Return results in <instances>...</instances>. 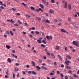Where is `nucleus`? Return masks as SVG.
Wrapping results in <instances>:
<instances>
[{
  "instance_id": "44",
  "label": "nucleus",
  "mask_w": 79,
  "mask_h": 79,
  "mask_svg": "<svg viewBox=\"0 0 79 79\" xmlns=\"http://www.w3.org/2000/svg\"><path fill=\"white\" fill-rule=\"evenodd\" d=\"M35 33L37 34H39V31H35Z\"/></svg>"
},
{
  "instance_id": "7",
  "label": "nucleus",
  "mask_w": 79,
  "mask_h": 79,
  "mask_svg": "<svg viewBox=\"0 0 79 79\" xmlns=\"http://www.w3.org/2000/svg\"><path fill=\"white\" fill-rule=\"evenodd\" d=\"M50 56H51L52 58H55V57L54 54L52 53L51 52L50 53Z\"/></svg>"
},
{
  "instance_id": "47",
  "label": "nucleus",
  "mask_w": 79,
  "mask_h": 79,
  "mask_svg": "<svg viewBox=\"0 0 79 79\" xmlns=\"http://www.w3.org/2000/svg\"><path fill=\"white\" fill-rule=\"evenodd\" d=\"M16 14L18 15V16H20V14L19 13H16Z\"/></svg>"
},
{
  "instance_id": "10",
  "label": "nucleus",
  "mask_w": 79,
  "mask_h": 79,
  "mask_svg": "<svg viewBox=\"0 0 79 79\" xmlns=\"http://www.w3.org/2000/svg\"><path fill=\"white\" fill-rule=\"evenodd\" d=\"M7 61L9 63H11V60L10 58H8L7 59Z\"/></svg>"
},
{
  "instance_id": "29",
  "label": "nucleus",
  "mask_w": 79,
  "mask_h": 79,
  "mask_svg": "<svg viewBox=\"0 0 79 79\" xmlns=\"http://www.w3.org/2000/svg\"><path fill=\"white\" fill-rule=\"evenodd\" d=\"M58 56L60 60H62V58L61 57V56L60 55H58Z\"/></svg>"
},
{
  "instance_id": "37",
  "label": "nucleus",
  "mask_w": 79,
  "mask_h": 79,
  "mask_svg": "<svg viewBox=\"0 0 79 79\" xmlns=\"http://www.w3.org/2000/svg\"><path fill=\"white\" fill-rule=\"evenodd\" d=\"M39 11H41L42 12V11H43V10H42V9L41 8H39Z\"/></svg>"
},
{
  "instance_id": "43",
  "label": "nucleus",
  "mask_w": 79,
  "mask_h": 79,
  "mask_svg": "<svg viewBox=\"0 0 79 79\" xmlns=\"http://www.w3.org/2000/svg\"><path fill=\"white\" fill-rule=\"evenodd\" d=\"M49 38L51 39V40H52V35L50 36Z\"/></svg>"
},
{
  "instance_id": "26",
  "label": "nucleus",
  "mask_w": 79,
  "mask_h": 79,
  "mask_svg": "<svg viewBox=\"0 0 79 79\" xmlns=\"http://www.w3.org/2000/svg\"><path fill=\"white\" fill-rule=\"evenodd\" d=\"M14 26H16V27H18V26H19V25H18V24L16 23L14 24Z\"/></svg>"
},
{
  "instance_id": "11",
  "label": "nucleus",
  "mask_w": 79,
  "mask_h": 79,
  "mask_svg": "<svg viewBox=\"0 0 79 79\" xmlns=\"http://www.w3.org/2000/svg\"><path fill=\"white\" fill-rule=\"evenodd\" d=\"M39 6H40V7H41V8H42L43 9H44V6H43V5L41 4H40Z\"/></svg>"
},
{
  "instance_id": "8",
  "label": "nucleus",
  "mask_w": 79,
  "mask_h": 79,
  "mask_svg": "<svg viewBox=\"0 0 79 79\" xmlns=\"http://www.w3.org/2000/svg\"><path fill=\"white\" fill-rule=\"evenodd\" d=\"M49 12L51 14H53V13H54V10H53L52 9H51L49 10Z\"/></svg>"
},
{
  "instance_id": "53",
  "label": "nucleus",
  "mask_w": 79,
  "mask_h": 79,
  "mask_svg": "<svg viewBox=\"0 0 79 79\" xmlns=\"http://www.w3.org/2000/svg\"><path fill=\"white\" fill-rule=\"evenodd\" d=\"M24 24L26 26H27H27H28L27 25V23H25Z\"/></svg>"
},
{
  "instance_id": "64",
  "label": "nucleus",
  "mask_w": 79,
  "mask_h": 79,
  "mask_svg": "<svg viewBox=\"0 0 79 79\" xmlns=\"http://www.w3.org/2000/svg\"><path fill=\"white\" fill-rule=\"evenodd\" d=\"M79 74V70H78L77 72V74L78 75Z\"/></svg>"
},
{
  "instance_id": "33",
  "label": "nucleus",
  "mask_w": 79,
  "mask_h": 79,
  "mask_svg": "<svg viewBox=\"0 0 79 79\" xmlns=\"http://www.w3.org/2000/svg\"><path fill=\"white\" fill-rule=\"evenodd\" d=\"M11 10H12V11H16V9L13 8H12Z\"/></svg>"
},
{
  "instance_id": "36",
  "label": "nucleus",
  "mask_w": 79,
  "mask_h": 79,
  "mask_svg": "<svg viewBox=\"0 0 79 79\" xmlns=\"http://www.w3.org/2000/svg\"><path fill=\"white\" fill-rule=\"evenodd\" d=\"M60 76H61V77H64V76L63 75V74L62 73H60Z\"/></svg>"
},
{
  "instance_id": "14",
  "label": "nucleus",
  "mask_w": 79,
  "mask_h": 79,
  "mask_svg": "<svg viewBox=\"0 0 79 79\" xmlns=\"http://www.w3.org/2000/svg\"><path fill=\"white\" fill-rule=\"evenodd\" d=\"M37 42L39 44H41L42 43V40H37Z\"/></svg>"
},
{
  "instance_id": "24",
  "label": "nucleus",
  "mask_w": 79,
  "mask_h": 79,
  "mask_svg": "<svg viewBox=\"0 0 79 79\" xmlns=\"http://www.w3.org/2000/svg\"><path fill=\"white\" fill-rule=\"evenodd\" d=\"M15 71H19V68H18L17 69H16L15 68Z\"/></svg>"
},
{
  "instance_id": "6",
  "label": "nucleus",
  "mask_w": 79,
  "mask_h": 79,
  "mask_svg": "<svg viewBox=\"0 0 79 79\" xmlns=\"http://www.w3.org/2000/svg\"><path fill=\"white\" fill-rule=\"evenodd\" d=\"M64 8H67L68 7V5L67 4V2H65V4L64 6Z\"/></svg>"
},
{
  "instance_id": "5",
  "label": "nucleus",
  "mask_w": 79,
  "mask_h": 79,
  "mask_svg": "<svg viewBox=\"0 0 79 79\" xmlns=\"http://www.w3.org/2000/svg\"><path fill=\"white\" fill-rule=\"evenodd\" d=\"M61 32H63L67 33V34H68V33L67 32V31H66V30L64 29H61Z\"/></svg>"
},
{
  "instance_id": "31",
  "label": "nucleus",
  "mask_w": 79,
  "mask_h": 79,
  "mask_svg": "<svg viewBox=\"0 0 79 79\" xmlns=\"http://www.w3.org/2000/svg\"><path fill=\"white\" fill-rule=\"evenodd\" d=\"M68 20L69 21H71V17L69 18H68Z\"/></svg>"
},
{
  "instance_id": "63",
  "label": "nucleus",
  "mask_w": 79,
  "mask_h": 79,
  "mask_svg": "<svg viewBox=\"0 0 79 79\" xmlns=\"http://www.w3.org/2000/svg\"><path fill=\"white\" fill-rule=\"evenodd\" d=\"M76 14H77V15L79 17V13L78 12H76Z\"/></svg>"
},
{
  "instance_id": "20",
  "label": "nucleus",
  "mask_w": 79,
  "mask_h": 79,
  "mask_svg": "<svg viewBox=\"0 0 79 79\" xmlns=\"http://www.w3.org/2000/svg\"><path fill=\"white\" fill-rule=\"evenodd\" d=\"M25 16L26 17V18H30L31 17V16L29 15H25Z\"/></svg>"
},
{
  "instance_id": "1",
  "label": "nucleus",
  "mask_w": 79,
  "mask_h": 79,
  "mask_svg": "<svg viewBox=\"0 0 79 79\" xmlns=\"http://www.w3.org/2000/svg\"><path fill=\"white\" fill-rule=\"evenodd\" d=\"M73 44L74 45L77 46V47H79V42L77 41H73Z\"/></svg>"
},
{
  "instance_id": "61",
  "label": "nucleus",
  "mask_w": 79,
  "mask_h": 79,
  "mask_svg": "<svg viewBox=\"0 0 79 79\" xmlns=\"http://www.w3.org/2000/svg\"><path fill=\"white\" fill-rule=\"evenodd\" d=\"M47 61H48V63H50V62H51V61H50V60H47Z\"/></svg>"
},
{
  "instance_id": "42",
  "label": "nucleus",
  "mask_w": 79,
  "mask_h": 79,
  "mask_svg": "<svg viewBox=\"0 0 79 79\" xmlns=\"http://www.w3.org/2000/svg\"><path fill=\"white\" fill-rule=\"evenodd\" d=\"M51 2L52 3H55V1L54 0H51Z\"/></svg>"
},
{
  "instance_id": "46",
  "label": "nucleus",
  "mask_w": 79,
  "mask_h": 79,
  "mask_svg": "<svg viewBox=\"0 0 79 79\" xmlns=\"http://www.w3.org/2000/svg\"><path fill=\"white\" fill-rule=\"evenodd\" d=\"M15 73H14L13 74V78L15 79Z\"/></svg>"
},
{
  "instance_id": "62",
  "label": "nucleus",
  "mask_w": 79,
  "mask_h": 79,
  "mask_svg": "<svg viewBox=\"0 0 79 79\" xmlns=\"http://www.w3.org/2000/svg\"><path fill=\"white\" fill-rule=\"evenodd\" d=\"M69 77H70V79H73V77H72L71 76H70Z\"/></svg>"
},
{
  "instance_id": "27",
  "label": "nucleus",
  "mask_w": 79,
  "mask_h": 79,
  "mask_svg": "<svg viewBox=\"0 0 79 79\" xmlns=\"http://www.w3.org/2000/svg\"><path fill=\"white\" fill-rule=\"evenodd\" d=\"M10 34L11 35V36H13V33L11 31H10Z\"/></svg>"
},
{
  "instance_id": "35",
  "label": "nucleus",
  "mask_w": 79,
  "mask_h": 79,
  "mask_svg": "<svg viewBox=\"0 0 79 79\" xmlns=\"http://www.w3.org/2000/svg\"><path fill=\"white\" fill-rule=\"evenodd\" d=\"M36 68H37V69H40V67L39 66H36Z\"/></svg>"
},
{
  "instance_id": "56",
  "label": "nucleus",
  "mask_w": 79,
  "mask_h": 79,
  "mask_svg": "<svg viewBox=\"0 0 79 79\" xmlns=\"http://www.w3.org/2000/svg\"><path fill=\"white\" fill-rule=\"evenodd\" d=\"M31 29L32 30H35V28L34 27H31Z\"/></svg>"
},
{
  "instance_id": "18",
  "label": "nucleus",
  "mask_w": 79,
  "mask_h": 79,
  "mask_svg": "<svg viewBox=\"0 0 79 79\" xmlns=\"http://www.w3.org/2000/svg\"><path fill=\"white\" fill-rule=\"evenodd\" d=\"M36 18L38 20V21H40V20H41L40 18L39 17H36Z\"/></svg>"
},
{
  "instance_id": "34",
  "label": "nucleus",
  "mask_w": 79,
  "mask_h": 79,
  "mask_svg": "<svg viewBox=\"0 0 79 79\" xmlns=\"http://www.w3.org/2000/svg\"><path fill=\"white\" fill-rule=\"evenodd\" d=\"M42 42H43V43H44V44H46V42H45V40H43L42 41Z\"/></svg>"
},
{
  "instance_id": "58",
  "label": "nucleus",
  "mask_w": 79,
  "mask_h": 79,
  "mask_svg": "<svg viewBox=\"0 0 79 79\" xmlns=\"http://www.w3.org/2000/svg\"><path fill=\"white\" fill-rule=\"evenodd\" d=\"M12 52L13 53H15V50H12Z\"/></svg>"
},
{
  "instance_id": "49",
  "label": "nucleus",
  "mask_w": 79,
  "mask_h": 79,
  "mask_svg": "<svg viewBox=\"0 0 79 79\" xmlns=\"http://www.w3.org/2000/svg\"><path fill=\"white\" fill-rule=\"evenodd\" d=\"M43 39V38L42 37H40L39 38V40H41Z\"/></svg>"
},
{
  "instance_id": "41",
  "label": "nucleus",
  "mask_w": 79,
  "mask_h": 79,
  "mask_svg": "<svg viewBox=\"0 0 79 79\" xmlns=\"http://www.w3.org/2000/svg\"><path fill=\"white\" fill-rule=\"evenodd\" d=\"M23 35H26V32L24 31L23 32Z\"/></svg>"
},
{
  "instance_id": "15",
  "label": "nucleus",
  "mask_w": 79,
  "mask_h": 79,
  "mask_svg": "<svg viewBox=\"0 0 79 79\" xmlns=\"http://www.w3.org/2000/svg\"><path fill=\"white\" fill-rule=\"evenodd\" d=\"M31 64H32L33 66H35V62L33 61H32Z\"/></svg>"
},
{
  "instance_id": "52",
  "label": "nucleus",
  "mask_w": 79,
  "mask_h": 79,
  "mask_svg": "<svg viewBox=\"0 0 79 79\" xmlns=\"http://www.w3.org/2000/svg\"><path fill=\"white\" fill-rule=\"evenodd\" d=\"M50 75H51V76H53L54 74H53V73H50Z\"/></svg>"
},
{
  "instance_id": "28",
  "label": "nucleus",
  "mask_w": 79,
  "mask_h": 79,
  "mask_svg": "<svg viewBox=\"0 0 79 79\" xmlns=\"http://www.w3.org/2000/svg\"><path fill=\"white\" fill-rule=\"evenodd\" d=\"M18 22L19 24H22V23H21V21H20V20H19L18 21Z\"/></svg>"
},
{
  "instance_id": "21",
  "label": "nucleus",
  "mask_w": 79,
  "mask_h": 79,
  "mask_svg": "<svg viewBox=\"0 0 79 79\" xmlns=\"http://www.w3.org/2000/svg\"><path fill=\"white\" fill-rule=\"evenodd\" d=\"M42 2L43 3H46V1L45 0H41Z\"/></svg>"
},
{
  "instance_id": "55",
  "label": "nucleus",
  "mask_w": 79,
  "mask_h": 79,
  "mask_svg": "<svg viewBox=\"0 0 79 79\" xmlns=\"http://www.w3.org/2000/svg\"><path fill=\"white\" fill-rule=\"evenodd\" d=\"M4 35L5 38H6L7 37V35H6L4 34Z\"/></svg>"
},
{
  "instance_id": "9",
  "label": "nucleus",
  "mask_w": 79,
  "mask_h": 79,
  "mask_svg": "<svg viewBox=\"0 0 79 79\" xmlns=\"http://www.w3.org/2000/svg\"><path fill=\"white\" fill-rule=\"evenodd\" d=\"M6 47L8 49H10V48H11V46H10L8 45H6Z\"/></svg>"
},
{
  "instance_id": "2",
  "label": "nucleus",
  "mask_w": 79,
  "mask_h": 79,
  "mask_svg": "<svg viewBox=\"0 0 79 79\" xmlns=\"http://www.w3.org/2000/svg\"><path fill=\"white\" fill-rule=\"evenodd\" d=\"M68 59L67 58H65V60H66V61H65V64H66L67 65H69V63H71V61L68 60Z\"/></svg>"
},
{
  "instance_id": "3",
  "label": "nucleus",
  "mask_w": 79,
  "mask_h": 79,
  "mask_svg": "<svg viewBox=\"0 0 79 79\" xmlns=\"http://www.w3.org/2000/svg\"><path fill=\"white\" fill-rule=\"evenodd\" d=\"M60 48V46H59L58 45H57L56 46L55 49L56 50H59Z\"/></svg>"
},
{
  "instance_id": "60",
  "label": "nucleus",
  "mask_w": 79,
  "mask_h": 79,
  "mask_svg": "<svg viewBox=\"0 0 79 79\" xmlns=\"http://www.w3.org/2000/svg\"><path fill=\"white\" fill-rule=\"evenodd\" d=\"M57 74H60V72L59 71H57Z\"/></svg>"
},
{
  "instance_id": "13",
  "label": "nucleus",
  "mask_w": 79,
  "mask_h": 79,
  "mask_svg": "<svg viewBox=\"0 0 79 79\" xmlns=\"http://www.w3.org/2000/svg\"><path fill=\"white\" fill-rule=\"evenodd\" d=\"M66 57L67 58H68L69 59H70V60L71 59V57L70 56L67 55L66 56Z\"/></svg>"
},
{
  "instance_id": "16",
  "label": "nucleus",
  "mask_w": 79,
  "mask_h": 79,
  "mask_svg": "<svg viewBox=\"0 0 79 79\" xmlns=\"http://www.w3.org/2000/svg\"><path fill=\"white\" fill-rule=\"evenodd\" d=\"M30 8L31 10H35V8L34 7L32 6H31Z\"/></svg>"
},
{
  "instance_id": "40",
  "label": "nucleus",
  "mask_w": 79,
  "mask_h": 79,
  "mask_svg": "<svg viewBox=\"0 0 79 79\" xmlns=\"http://www.w3.org/2000/svg\"><path fill=\"white\" fill-rule=\"evenodd\" d=\"M28 74H31L32 73V72L31 71H28Z\"/></svg>"
},
{
  "instance_id": "22",
  "label": "nucleus",
  "mask_w": 79,
  "mask_h": 79,
  "mask_svg": "<svg viewBox=\"0 0 79 79\" xmlns=\"http://www.w3.org/2000/svg\"><path fill=\"white\" fill-rule=\"evenodd\" d=\"M31 73L33 74H34V75H36V73L35 72L31 71Z\"/></svg>"
},
{
  "instance_id": "57",
  "label": "nucleus",
  "mask_w": 79,
  "mask_h": 79,
  "mask_svg": "<svg viewBox=\"0 0 79 79\" xmlns=\"http://www.w3.org/2000/svg\"><path fill=\"white\" fill-rule=\"evenodd\" d=\"M8 76H7V75H5V78H8Z\"/></svg>"
},
{
  "instance_id": "23",
  "label": "nucleus",
  "mask_w": 79,
  "mask_h": 79,
  "mask_svg": "<svg viewBox=\"0 0 79 79\" xmlns=\"http://www.w3.org/2000/svg\"><path fill=\"white\" fill-rule=\"evenodd\" d=\"M45 22H46V23H48V24H50V21H49V20H46L45 21Z\"/></svg>"
},
{
  "instance_id": "45",
  "label": "nucleus",
  "mask_w": 79,
  "mask_h": 79,
  "mask_svg": "<svg viewBox=\"0 0 79 79\" xmlns=\"http://www.w3.org/2000/svg\"><path fill=\"white\" fill-rule=\"evenodd\" d=\"M47 55H49V56H50V52H47Z\"/></svg>"
},
{
  "instance_id": "12",
  "label": "nucleus",
  "mask_w": 79,
  "mask_h": 79,
  "mask_svg": "<svg viewBox=\"0 0 79 79\" xmlns=\"http://www.w3.org/2000/svg\"><path fill=\"white\" fill-rule=\"evenodd\" d=\"M22 5H24V6H25V8H27V7L26 6L27 5L26 4H24V2H22Z\"/></svg>"
},
{
  "instance_id": "25",
  "label": "nucleus",
  "mask_w": 79,
  "mask_h": 79,
  "mask_svg": "<svg viewBox=\"0 0 79 79\" xmlns=\"http://www.w3.org/2000/svg\"><path fill=\"white\" fill-rule=\"evenodd\" d=\"M58 20L59 22H62V20L61 19L59 18L58 19Z\"/></svg>"
},
{
  "instance_id": "4",
  "label": "nucleus",
  "mask_w": 79,
  "mask_h": 79,
  "mask_svg": "<svg viewBox=\"0 0 79 79\" xmlns=\"http://www.w3.org/2000/svg\"><path fill=\"white\" fill-rule=\"evenodd\" d=\"M72 8H71V4H69L68 5V9L69 10H71Z\"/></svg>"
},
{
  "instance_id": "32",
  "label": "nucleus",
  "mask_w": 79,
  "mask_h": 79,
  "mask_svg": "<svg viewBox=\"0 0 79 79\" xmlns=\"http://www.w3.org/2000/svg\"><path fill=\"white\" fill-rule=\"evenodd\" d=\"M0 8L1 9H2V10H4V9H5V7H3V6H0Z\"/></svg>"
},
{
  "instance_id": "38",
  "label": "nucleus",
  "mask_w": 79,
  "mask_h": 79,
  "mask_svg": "<svg viewBox=\"0 0 79 79\" xmlns=\"http://www.w3.org/2000/svg\"><path fill=\"white\" fill-rule=\"evenodd\" d=\"M39 63H41L42 62V60H40V59H39Z\"/></svg>"
},
{
  "instance_id": "30",
  "label": "nucleus",
  "mask_w": 79,
  "mask_h": 79,
  "mask_svg": "<svg viewBox=\"0 0 79 79\" xmlns=\"http://www.w3.org/2000/svg\"><path fill=\"white\" fill-rule=\"evenodd\" d=\"M46 37L48 40H50V38H49L48 36L47 35Z\"/></svg>"
},
{
  "instance_id": "51",
  "label": "nucleus",
  "mask_w": 79,
  "mask_h": 79,
  "mask_svg": "<svg viewBox=\"0 0 79 79\" xmlns=\"http://www.w3.org/2000/svg\"><path fill=\"white\" fill-rule=\"evenodd\" d=\"M41 47H44L45 45L44 44H41Z\"/></svg>"
},
{
  "instance_id": "19",
  "label": "nucleus",
  "mask_w": 79,
  "mask_h": 79,
  "mask_svg": "<svg viewBox=\"0 0 79 79\" xmlns=\"http://www.w3.org/2000/svg\"><path fill=\"white\" fill-rule=\"evenodd\" d=\"M66 68L67 69H69V70L71 69V67H70L69 66H66Z\"/></svg>"
},
{
  "instance_id": "17",
  "label": "nucleus",
  "mask_w": 79,
  "mask_h": 79,
  "mask_svg": "<svg viewBox=\"0 0 79 79\" xmlns=\"http://www.w3.org/2000/svg\"><path fill=\"white\" fill-rule=\"evenodd\" d=\"M12 55H13V57H15V58H16V59H17V58H18V56H17L15 55L14 54H12Z\"/></svg>"
},
{
  "instance_id": "59",
  "label": "nucleus",
  "mask_w": 79,
  "mask_h": 79,
  "mask_svg": "<svg viewBox=\"0 0 79 79\" xmlns=\"http://www.w3.org/2000/svg\"><path fill=\"white\" fill-rule=\"evenodd\" d=\"M65 51H67V50H68V48H67V47H66L65 48Z\"/></svg>"
},
{
  "instance_id": "39",
  "label": "nucleus",
  "mask_w": 79,
  "mask_h": 79,
  "mask_svg": "<svg viewBox=\"0 0 79 79\" xmlns=\"http://www.w3.org/2000/svg\"><path fill=\"white\" fill-rule=\"evenodd\" d=\"M6 32L7 34H10V32L8 31H6Z\"/></svg>"
},
{
  "instance_id": "50",
  "label": "nucleus",
  "mask_w": 79,
  "mask_h": 79,
  "mask_svg": "<svg viewBox=\"0 0 79 79\" xmlns=\"http://www.w3.org/2000/svg\"><path fill=\"white\" fill-rule=\"evenodd\" d=\"M65 79H68V77L67 76H66L65 77Z\"/></svg>"
},
{
  "instance_id": "54",
  "label": "nucleus",
  "mask_w": 79,
  "mask_h": 79,
  "mask_svg": "<svg viewBox=\"0 0 79 79\" xmlns=\"http://www.w3.org/2000/svg\"><path fill=\"white\" fill-rule=\"evenodd\" d=\"M22 73L23 74H26V72H24V71H22Z\"/></svg>"
},
{
  "instance_id": "48",
  "label": "nucleus",
  "mask_w": 79,
  "mask_h": 79,
  "mask_svg": "<svg viewBox=\"0 0 79 79\" xmlns=\"http://www.w3.org/2000/svg\"><path fill=\"white\" fill-rule=\"evenodd\" d=\"M72 73V71L71 70H69V71H68V73Z\"/></svg>"
}]
</instances>
